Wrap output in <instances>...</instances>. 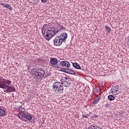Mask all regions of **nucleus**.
I'll list each match as a JSON object with an SVG mask.
<instances>
[{
    "label": "nucleus",
    "mask_w": 129,
    "mask_h": 129,
    "mask_svg": "<svg viewBox=\"0 0 129 129\" xmlns=\"http://www.w3.org/2000/svg\"><path fill=\"white\" fill-rule=\"evenodd\" d=\"M59 29L56 27H48L45 29V25L43 26L42 29V36L47 41H50L51 39L58 33L59 31H65L66 28L64 26L59 25Z\"/></svg>",
    "instance_id": "1"
},
{
    "label": "nucleus",
    "mask_w": 129,
    "mask_h": 129,
    "mask_svg": "<svg viewBox=\"0 0 129 129\" xmlns=\"http://www.w3.org/2000/svg\"><path fill=\"white\" fill-rule=\"evenodd\" d=\"M69 87L70 86V84H71V82H70V80H67L65 81L63 83H60L59 82H56L54 83H53L52 86V89L57 94V95H59V94H61L63 91H64V87Z\"/></svg>",
    "instance_id": "2"
},
{
    "label": "nucleus",
    "mask_w": 129,
    "mask_h": 129,
    "mask_svg": "<svg viewBox=\"0 0 129 129\" xmlns=\"http://www.w3.org/2000/svg\"><path fill=\"white\" fill-rule=\"evenodd\" d=\"M31 75L34 78H37V79H43L46 75L45 71L41 69L33 68L31 70Z\"/></svg>",
    "instance_id": "3"
},
{
    "label": "nucleus",
    "mask_w": 129,
    "mask_h": 129,
    "mask_svg": "<svg viewBox=\"0 0 129 129\" xmlns=\"http://www.w3.org/2000/svg\"><path fill=\"white\" fill-rule=\"evenodd\" d=\"M49 63L54 68H61L60 64L58 66V59L55 57H51Z\"/></svg>",
    "instance_id": "4"
},
{
    "label": "nucleus",
    "mask_w": 129,
    "mask_h": 129,
    "mask_svg": "<svg viewBox=\"0 0 129 129\" xmlns=\"http://www.w3.org/2000/svg\"><path fill=\"white\" fill-rule=\"evenodd\" d=\"M63 42V41L62 39L59 37V36L56 37L53 40V44L54 46H61Z\"/></svg>",
    "instance_id": "5"
},
{
    "label": "nucleus",
    "mask_w": 129,
    "mask_h": 129,
    "mask_svg": "<svg viewBox=\"0 0 129 129\" xmlns=\"http://www.w3.org/2000/svg\"><path fill=\"white\" fill-rule=\"evenodd\" d=\"M120 89L119 88V86L118 85H116L114 87H112L111 89L112 94H113V95H117V94H119L120 92Z\"/></svg>",
    "instance_id": "6"
},
{
    "label": "nucleus",
    "mask_w": 129,
    "mask_h": 129,
    "mask_svg": "<svg viewBox=\"0 0 129 129\" xmlns=\"http://www.w3.org/2000/svg\"><path fill=\"white\" fill-rule=\"evenodd\" d=\"M6 80L3 78V77H0V88H3V89H7V85H5Z\"/></svg>",
    "instance_id": "7"
},
{
    "label": "nucleus",
    "mask_w": 129,
    "mask_h": 129,
    "mask_svg": "<svg viewBox=\"0 0 129 129\" xmlns=\"http://www.w3.org/2000/svg\"><path fill=\"white\" fill-rule=\"evenodd\" d=\"M28 114H26L24 113H19L18 114V117L21 120H23V121H27V116Z\"/></svg>",
    "instance_id": "8"
},
{
    "label": "nucleus",
    "mask_w": 129,
    "mask_h": 129,
    "mask_svg": "<svg viewBox=\"0 0 129 129\" xmlns=\"http://www.w3.org/2000/svg\"><path fill=\"white\" fill-rule=\"evenodd\" d=\"M61 67H66L67 68H70V63L67 61H61L60 62Z\"/></svg>",
    "instance_id": "9"
},
{
    "label": "nucleus",
    "mask_w": 129,
    "mask_h": 129,
    "mask_svg": "<svg viewBox=\"0 0 129 129\" xmlns=\"http://www.w3.org/2000/svg\"><path fill=\"white\" fill-rule=\"evenodd\" d=\"M61 40L63 41V43L66 42V39H67V37H68V35H67V33H62L61 34H60L59 36H58Z\"/></svg>",
    "instance_id": "10"
},
{
    "label": "nucleus",
    "mask_w": 129,
    "mask_h": 129,
    "mask_svg": "<svg viewBox=\"0 0 129 129\" xmlns=\"http://www.w3.org/2000/svg\"><path fill=\"white\" fill-rule=\"evenodd\" d=\"M7 86V90H5L4 92H6V93H8V92H15V91H16V89L15 88L9 86Z\"/></svg>",
    "instance_id": "11"
},
{
    "label": "nucleus",
    "mask_w": 129,
    "mask_h": 129,
    "mask_svg": "<svg viewBox=\"0 0 129 129\" xmlns=\"http://www.w3.org/2000/svg\"><path fill=\"white\" fill-rule=\"evenodd\" d=\"M73 66L76 69H81V70L82 69L81 67H80L79 64H78V63H77V62L73 63Z\"/></svg>",
    "instance_id": "12"
},
{
    "label": "nucleus",
    "mask_w": 129,
    "mask_h": 129,
    "mask_svg": "<svg viewBox=\"0 0 129 129\" xmlns=\"http://www.w3.org/2000/svg\"><path fill=\"white\" fill-rule=\"evenodd\" d=\"M67 73L68 74H71V75H75V74H76L75 72L72 69H68Z\"/></svg>",
    "instance_id": "13"
},
{
    "label": "nucleus",
    "mask_w": 129,
    "mask_h": 129,
    "mask_svg": "<svg viewBox=\"0 0 129 129\" xmlns=\"http://www.w3.org/2000/svg\"><path fill=\"white\" fill-rule=\"evenodd\" d=\"M6 114V110L0 107V116H4Z\"/></svg>",
    "instance_id": "14"
},
{
    "label": "nucleus",
    "mask_w": 129,
    "mask_h": 129,
    "mask_svg": "<svg viewBox=\"0 0 129 129\" xmlns=\"http://www.w3.org/2000/svg\"><path fill=\"white\" fill-rule=\"evenodd\" d=\"M4 8L8 9V10H10V11H13V7H12L10 4H6V5H4Z\"/></svg>",
    "instance_id": "15"
},
{
    "label": "nucleus",
    "mask_w": 129,
    "mask_h": 129,
    "mask_svg": "<svg viewBox=\"0 0 129 129\" xmlns=\"http://www.w3.org/2000/svg\"><path fill=\"white\" fill-rule=\"evenodd\" d=\"M108 100H110V101H112V100H114V96L112 95H110L108 96Z\"/></svg>",
    "instance_id": "16"
},
{
    "label": "nucleus",
    "mask_w": 129,
    "mask_h": 129,
    "mask_svg": "<svg viewBox=\"0 0 129 129\" xmlns=\"http://www.w3.org/2000/svg\"><path fill=\"white\" fill-rule=\"evenodd\" d=\"M11 84H12V81L5 80V85L9 86V85H11Z\"/></svg>",
    "instance_id": "17"
},
{
    "label": "nucleus",
    "mask_w": 129,
    "mask_h": 129,
    "mask_svg": "<svg viewBox=\"0 0 129 129\" xmlns=\"http://www.w3.org/2000/svg\"><path fill=\"white\" fill-rule=\"evenodd\" d=\"M105 30H106L108 33H110V32H111V28H110V27H108V26H105Z\"/></svg>",
    "instance_id": "18"
},
{
    "label": "nucleus",
    "mask_w": 129,
    "mask_h": 129,
    "mask_svg": "<svg viewBox=\"0 0 129 129\" xmlns=\"http://www.w3.org/2000/svg\"><path fill=\"white\" fill-rule=\"evenodd\" d=\"M32 118H33V116L31 115H27L26 117V120H32Z\"/></svg>",
    "instance_id": "19"
},
{
    "label": "nucleus",
    "mask_w": 129,
    "mask_h": 129,
    "mask_svg": "<svg viewBox=\"0 0 129 129\" xmlns=\"http://www.w3.org/2000/svg\"><path fill=\"white\" fill-rule=\"evenodd\" d=\"M100 99V97H99V98H98V99L95 100L93 102V104H96L97 103H98V101H99V100Z\"/></svg>",
    "instance_id": "20"
},
{
    "label": "nucleus",
    "mask_w": 129,
    "mask_h": 129,
    "mask_svg": "<svg viewBox=\"0 0 129 129\" xmlns=\"http://www.w3.org/2000/svg\"><path fill=\"white\" fill-rule=\"evenodd\" d=\"M68 71V69H64V68L60 69V71H61V72H64V73H67Z\"/></svg>",
    "instance_id": "21"
},
{
    "label": "nucleus",
    "mask_w": 129,
    "mask_h": 129,
    "mask_svg": "<svg viewBox=\"0 0 129 129\" xmlns=\"http://www.w3.org/2000/svg\"><path fill=\"white\" fill-rule=\"evenodd\" d=\"M19 109L20 111H21V112H22V113L25 111V109L22 107V106L19 107Z\"/></svg>",
    "instance_id": "22"
},
{
    "label": "nucleus",
    "mask_w": 129,
    "mask_h": 129,
    "mask_svg": "<svg viewBox=\"0 0 129 129\" xmlns=\"http://www.w3.org/2000/svg\"><path fill=\"white\" fill-rule=\"evenodd\" d=\"M88 115H89L88 114H87V115H83L82 117H83V118H87V116H88Z\"/></svg>",
    "instance_id": "23"
},
{
    "label": "nucleus",
    "mask_w": 129,
    "mask_h": 129,
    "mask_svg": "<svg viewBox=\"0 0 129 129\" xmlns=\"http://www.w3.org/2000/svg\"><path fill=\"white\" fill-rule=\"evenodd\" d=\"M0 5H1V6H3L4 7H5V6L7 5V4H5V3H1Z\"/></svg>",
    "instance_id": "24"
},
{
    "label": "nucleus",
    "mask_w": 129,
    "mask_h": 129,
    "mask_svg": "<svg viewBox=\"0 0 129 129\" xmlns=\"http://www.w3.org/2000/svg\"><path fill=\"white\" fill-rule=\"evenodd\" d=\"M106 107H109V104L106 103L105 105Z\"/></svg>",
    "instance_id": "25"
},
{
    "label": "nucleus",
    "mask_w": 129,
    "mask_h": 129,
    "mask_svg": "<svg viewBox=\"0 0 129 129\" xmlns=\"http://www.w3.org/2000/svg\"><path fill=\"white\" fill-rule=\"evenodd\" d=\"M93 117H94V118L98 117V116H97V115H96V114H95V115H94Z\"/></svg>",
    "instance_id": "26"
},
{
    "label": "nucleus",
    "mask_w": 129,
    "mask_h": 129,
    "mask_svg": "<svg viewBox=\"0 0 129 129\" xmlns=\"http://www.w3.org/2000/svg\"><path fill=\"white\" fill-rule=\"evenodd\" d=\"M47 0H41V1L42 2V3H46Z\"/></svg>",
    "instance_id": "27"
},
{
    "label": "nucleus",
    "mask_w": 129,
    "mask_h": 129,
    "mask_svg": "<svg viewBox=\"0 0 129 129\" xmlns=\"http://www.w3.org/2000/svg\"><path fill=\"white\" fill-rule=\"evenodd\" d=\"M64 79H66L67 81L69 80V79H68L67 77H65Z\"/></svg>",
    "instance_id": "28"
},
{
    "label": "nucleus",
    "mask_w": 129,
    "mask_h": 129,
    "mask_svg": "<svg viewBox=\"0 0 129 129\" xmlns=\"http://www.w3.org/2000/svg\"><path fill=\"white\" fill-rule=\"evenodd\" d=\"M35 2H37V1H38V0H35Z\"/></svg>",
    "instance_id": "29"
},
{
    "label": "nucleus",
    "mask_w": 129,
    "mask_h": 129,
    "mask_svg": "<svg viewBox=\"0 0 129 129\" xmlns=\"http://www.w3.org/2000/svg\"><path fill=\"white\" fill-rule=\"evenodd\" d=\"M0 101H3L1 99H0Z\"/></svg>",
    "instance_id": "30"
},
{
    "label": "nucleus",
    "mask_w": 129,
    "mask_h": 129,
    "mask_svg": "<svg viewBox=\"0 0 129 129\" xmlns=\"http://www.w3.org/2000/svg\"><path fill=\"white\" fill-rule=\"evenodd\" d=\"M91 113V112H90L89 113V114H90Z\"/></svg>",
    "instance_id": "31"
},
{
    "label": "nucleus",
    "mask_w": 129,
    "mask_h": 129,
    "mask_svg": "<svg viewBox=\"0 0 129 129\" xmlns=\"http://www.w3.org/2000/svg\"><path fill=\"white\" fill-rule=\"evenodd\" d=\"M12 95H14V93L12 94Z\"/></svg>",
    "instance_id": "32"
},
{
    "label": "nucleus",
    "mask_w": 129,
    "mask_h": 129,
    "mask_svg": "<svg viewBox=\"0 0 129 129\" xmlns=\"http://www.w3.org/2000/svg\"><path fill=\"white\" fill-rule=\"evenodd\" d=\"M100 129H102L101 127H100Z\"/></svg>",
    "instance_id": "33"
}]
</instances>
